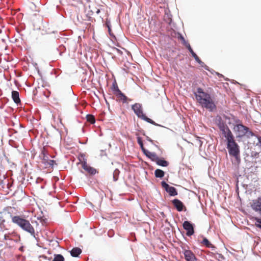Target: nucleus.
I'll return each mask as SVG.
<instances>
[{
  "label": "nucleus",
  "mask_w": 261,
  "mask_h": 261,
  "mask_svg": "<svg viewBox=\"0 0 261 261\" xmlns=\"http://www.w3.org/2000/svg\"><path fill=\"white\" fill-rule=\"evenodd\" d=\"M196 99L203 108L208 110L211 112L216 111L217 107L211 95L204 91L202 88L198 87L197 91L194 92Z\"/></svg>",
  "instance_id": "nucleus-1"
},
{
  "label": "nucleus",
  "mask_w": 261,
  "mask_h": 261,
  "mask_svg": "<svg viewBox=\"0 0 261 261\" xmlns=\"http://www.w3.org/2000/svg\"><path fill=\"white\" fill-rule=\"evenodd\" d=\"M12 221L20 227L23 230L29 233L37 242H38L39 239L37 237L38 232L35 233L34 228L28 220L20 216H15L12 217Z\"/></svg>",
  "instance_id": "nucleus-2"
},
{
  "label": "nucleus",
  "mask_w": 261,
  "mask_h": 261,
  "mask_svg": "<svg viewBox=\"0 0 261 261\" xmlns=\"http://www.w3.org/2000/svg\"><path fill=\"white\" fill-rule=\"evenodd\" d=\"M233 130L236 134L237 139H242L244 136H246L247 138L255 136V134L250 130L248 127L243 125L242 123L234 125Z\"/></svg>",
  "instance_id": "nucleus-3"
},
{
  "label": "nucleus",
  "mask_w": 261,
  "mask_h": 261,
  "mask_svg": "<svg viewBox=\"0 0 261 261\" xmlns=\"http://www.w3.org/2000/svg\"><path fill=\"white\" fill-rule=\"evenodd\" d=\"M132 109L137 117L155 126L163 127V126L155 123L153 120L147 117L143 113L142 105L139 103H136L132 106Z\"/></svg>",
  "instance_id": "nucleus-4"
},
{
  "label": "nucleus",
  "mask_w": 261,
  "mask_h": 261,
  "mask_svg": "<svg viewBox=\"0 0 261 261\" xmlns=\"http://www.w3.org/2000/svg\"><path fill=\"white\" fill-rule=\"evenodd\" d=\"M226 148L230 156H233L238 164L241 162L240 146L236 141L226 143Z\"/></svg>",
  "instance_id": "nucleus-5"
},
{
  "label": "nucleus",
  "mask_w": 261,
  "mask_h": 261,
  "mask_svg": "<svg viewBox=\"0 0 261 261\" xmlns=\"http://www.w3.org/2000/svg\"><path fill=\"white\" fill-rule=\"evenodd\" d=\"M39 157L42 160V164L44 165L46 168H51V169H53L55 166H57L56 161L49 159V155L47 153L45 152L44 150H42Z\"/></svg>",
  "instance_id": "nucleus-6"
},
{
  "label": "nucleus",
  "mask_w": 261,
  "mask_h": 261,
  "mask_svg": "<svg viewBox=\"0 0 261 261\" xmlns=\"http://www.w3.org/2000/svg\"><path fill=\"white\" fill-rule=\"evenodd\" d=\"M183 228L186 231V235L191 237L195 233V225L190 221H185L182 223Z\"/></svg>",
  "instance_id": "nucleus-7"
},
{
  "label": "nucleus",
  "mask_w": 261,
  "mask_h": 261,
  "mask_svg": "<svg viewBox=\"0 0 261 261\" xmlns=\"http://www.w3.org/2000/svg\"><path fill=\"white\" fill-rule=\"evenodd\" d=\"M161 184L162 188H164L165 191L168 193L170 196L177 195V190L175 187L170 186L164 180L162 181Z\"/></svg>",
  "instance_id": "nucleus-8"
},
{
  "label": "nucleus",
  "mask_w": 261,
  "mask_h": 261,
  "mask_svg": "<svg viewBox=\"0 0 261 261\" xmlns=\"http://www.w3.org/2000/svg\"><path fill=\"white\" fill-rule=\"evenodd\" d=\"M251 207L253 211L261 215V196L252 200Z\"/></svg>",
  "instance_id": "nucleus-9"
},
{
  "label": "nucleus",
  "mask_w": 261,
  "mask_h": 261,
  "mask_svg": "<svg viewBox=\"0 0 261 261\" xmlns=\"http://www.w3.org/2000/svg\"><path fill=\"white\" fill-rule=\"evenodd\" d=\"M182 253L186 261H198L195 255L191 250L184 249Z\"/></svg>",
  "instance_id": "nucleus-10"
},
{
  "label": "nucleus",
  "mask_w": 261,
  "mask_h": 261,
  "mask_svg": "<svg viewBox=\"0 0 261 261\" xmlns=\"http://www.w3.org/2000/svg\"><path fill=\"white\" fill-rule=\"evenodd\" d=\"M66 48L63 45H60L52 50L51 54L54 56L55 59H58L59 57H61L63 53L65 51Z\"/></svg>",
  "instance_id": "nucleus-11"
},
{
  "label": "nucleus",
  "mask_w": 261,
  "mask_h": 261,
  "mask_svg": "<svg viewBox=\"0 0 261 261\" xmlns=\"http://www.w3.org/2000/svg\"><path fill=\"white\" fill-rule=\"evenodd\" d=\"M82 168L91 175H94L97 173L96 169L88 165L87 163V160L84 161L82 163Z\"/></svg>",
  "instance_id": "nucleus-12"
},
{
  "label": "nucleus",
  "mask_w": 261,
  "mask_h": 261,
  "mask_svg": "<svg viewBox=\"0 0 261 261\" xmlns=\"http://www.w3.org/2000/svg\"><path fill=\"white\" fill-rule=\"evenodd\" d=\"M172 203L176 210L178 212L182 211L186 207L184 203L178 199H174L172 200Z\"/></svg>",
  "instance_id": "nucleus-13"
},
{
  "label": "nucleus",
  "mask_w": 261,
  "mask_h": 261,
  "mask_svg": "<svg viewBox=\"0 0 261 261\" xmlns=\"http://www.w3.org/2000/svg\"><path fill=\"white\" fill-rule=\"evenodd\" d=\"M142 152L152 162H155L158 156L155 152H150L147 149H145L144 150H143Z\"/></svg>",
  "instance_id": "nucleus-14"
},
{
  "label": "nucleus",
  "mask_w": 261,
  "mask_h": 261,
  "mask_svg": "<svg viewBox=\"0 0 261 261\" xmlns=\"http://www.w3.org/2000/svg\"><path fill=\"white\" fill-rule=\"evenodd\" d=\"M118 99L117 101H121L123 103H127V100L130 101L131 99L128 98L121 91L115 95Z\"/></svg>",
  "instance_id": "nucleus-15"
},
{
  "label": "nucleus",
  "mask_w": 261,
  "mask_h": 261,
  "mask_svg": "<svg viewBox=\"0 0 261 261\" xmlns=\"http://www.w3.org/2000/svg\"><path fill=\"white\" fill-rule=\"evenodd\" d=\"M155 162L158 166L163 167H166L169 165V162L166 161L164 158H160L159 156H158Z\"/></svg>",
  "instance_id": "nucleus-16"
},
{
  "label": "nucleus",
  "mask_w": 261,
  "mask_h": 261,
  "mask_svg": "<svg viewBox=\"0 0 261 261\" xmlns=\"http://www.w3.org/2000/svg\"><path fill=\"white\" fill-rule=\"evenodd\" d=\"M12 98L17 105L20 103L21 100L19 98V93L17 91L13 90L12 91Z\"/></svg>",
  "instance_id": "nucleus-17"
},
{
  "label": "nucleus",
  "mask_w": 261,
  "mask_h": 261,
  "mask_svg": "<svg viewBox=\"0 0 261 261\" xmlns=\"http://www.w3.org/2000/svg\"><path fill=\"white\" fill-rule=\"evenodd\" d=\"M224 137L226 139V143H228L235 141L234 137L229 128H227V132Z\"/></svg>",
  "instance_id": "nucleus-18"
},
{
  "label": "nucleus",
  "mask_w": 261,
  "mask_h": 261,
  "mask_svg": "<svg viewBox=\"0 0 261 261\" xmlns=\"http://www.w3.org/2000/svg\"><path fill=\"white\" fill-rule=\"evenodd\" d=\"M82 250L79 247H73L70 251V255L74 257H77L82 253Z\"/></svg>",
  "instance_id": "nucleus-19"
},
{
  "label": "nucleus",
  "mask_w": 261,
  "mask_h": 261,
  "mask_svg": "<svg viewBox=\"0 0 261 261\" xmlns=\"http://www.w3.org/2000/svg\"><path fill=\"white\" fill-rule=\"evenodd\" d=\"M165 172L160 169H157L154 171V176L156 178H162L165 176Z\"/></svg>",
  "instance_id": "nucleus-20"
},
{
  "label": "nucleus",
  "mask_w": 261,
  "mask_h": 261,
  "mask_svg": "<svg viewBox=\"0 0 261 261\" xmlns=\"http://www.w3.org/2000/svg\"><path fill=\"white\" fill-rule=\"evenodd\" d=\"M111 89L115 95L121 91V90L119 89L116 81L113 82Z\"/></svg>",
  "instance_id": "nucleus-21"
},
{
  "label": "nucleus",
  "mask_w": 261,
  "mask_h": 261,
  "mask_svg": "<svg viewBox=\"0 0 261 261\" xmlns=\"http://www.w3.org/2000/svg\"><path fill=\"white\" fill-rule=\"evenodd\" d=\"M217 125L220 129L224 128H229L228 126L226 125V122L222 121V120L220 118L218 120Z\"/></svg>",
  "instance_id": "nucleus-22"
},
{
  "label": "nucleus",
  "mask_w": 261,
  "mask_h": 261,
  "mask_svg": "<svg viewBox=\"0 0 261 261\" xmlns=\"http://www.w3.org/2000/svg\"><path fill=\"white\" fill-rule=\"evenodd\" d=\"M211 256L214 257L215 259H217L218 261H221V259H225L224 256L221 253H212V252Z\"/></svg>",
  "instance_id": "nucleus-23"
},
{
  "label": "nucleus",
  "mask_w": 261,
  "mask_h": 261,
  "mask_svg": "<svg viewBox=\"0 0 261 261\" xmlns=\"http://www.w3.org/2000/svg\"><path fill=\"white\" fill-rule=\"evenodd\" d=\"M52 261H65V258L61 254H55Z\"/></svg>",
  "instance_id": "nucleus-24"
},
{
  "label": "nucleus",
  "mask_w": 261,
  "mask_h": 261,
  "mask_svg": "<svg viewBox=\"0 0 261 261\" xmlns=\"http://www.w3.org/2000/svg\"><path fill=\"white\" fill-rule=\"evenodd\" d=\"M120 173V171L118 169H115V170L113 172V180L114 181H116L118 180L119 178V175Z\"/></svg>",
  "instance_id": "nucleus-25"
},
{
  "label": "nucleus",
  "mask_w": 261,
  "mask_h": 261,
  "mask_svg": "<svg viewBox=\"0 0 261 261\" xmlns=\"http://www.w3.org/2000/svg\"><path fill=\"white\" fill-rule=\"evenodd\" d=\"M137 142H138L139 145L140 146V147L142 151H143V150H144L146 149L144 147V144H143L142 139L141 137H137Z\"/></svg>",
  "instance_id": "nucleus-26"
},
{
  "label": "nucleus",
  "mask_w": 261,
  "mask_h": 261,
  "mask_svg": "<svg viewBox=\"0 0 261 261\" xmlns=\"http://www.w3.org/2000/svg\"><path fill=\"white\" fill-rule=\"evenodd\" d=\"M201 243L203 244L206 247H208L211 245V243L209 241V240L205 237H203V240L201 242Z\"/></svg>",
  "instance_id": "nucleus-27"
},
{
  "label": "nucleus",
  "mask_w": 261,
  "mask_h": 261,
  "mask_svg": "<svg viewBox=\"0 0 261 261\" xmlns=\"http://www.w3.org/2000/svg\"><path fill=\"white\" fill-rule=\"evenodd\" d=\"M255 226L260 229L261 230V218H259L257 217L255 218Z\"/></svg>",
  "instance_id": "nucleus-28"
},
{
  "label": "nucleus",
  "mask_w": 261,
  "mask_h": 261,
  "mask_svg": "<svg viewBox=\"0 0 261 261\" xmlns=\"http://www.w3.org/2000/svg\"><path fill=\"white\" fill-rule=\"evenodd\" d=\"M87 120L92 124L95 122V118L92 115L88 114L87 115Z\"/></svg>",
  "instance_id": "nucleus-29"
},
{
  "label": "nucleus",
  "mask_w": 261,
  "mask_h": 261,
  "mask_svg": "<svg viewBox=\"0 0 261 261\" xmlns=\"http://www.w3.org/2000/svg\"><path fill=\"white\" fill-rule=\"evenodd\" d=\"M223 118L225 120L226 123H228V124H231L232 123V119L231 117L224 115Z\"/></svg>",
  "instance_id": "nucleus-30"
},
{
  "label": "nucleus",
  "mask_w": 261,
  "mask_h": 261,
  "mask_svg": "<svg viewBox=\"0 0 261 261\" xmlns=\"http://www.w3.org/2000/svg\"><path fill=\"white\" fill-rule=\"evenodd\" d=\"M177 38L181 41L182 45L184 44L185 43H186V42H188L185 40L184 37L180 33L178 34Z\"/></svg>",
  "instance_id": "nucleus-31"
},
{
  "label": "nucleus",
  "mask_w": 261,
  "mask_h": 261,
  "mask_svg": "<svg viewBox=\"0 0 261 261\" xmlns=\"http://www.w3.org/2000/svg\"><path fill=\"white\" fill-rule=\"evenodd\" d=\"M198 63L200 65L201 67L204 68L206 70L210 71L209 67L206 65H205L204 63L201 60H200Z\"/></svg>",
  "instance_id": "nucleus-32"
},
{
  "label": "nucleus",
  "mask_w": 261,
  "mask_h": 261,
  "mask_svg": "<svg viewBox=\"0 0 261 261\" xmlns=\"http://www.w3.org/2000/svg\"><path fill=\"white\" fill-rule=\"evenodd\" d=\"M128 240H130L132 242H135L137 239H136V238L135 237V233H130V235L128 238Z\"/></svg>",
  "instance_id": "nucleus-33"
},
{
  "label": "nucleus",
  "mask_w": 261,
  "mask_h": 261,
  "mask_svg": "<svg viewBox=\"0 0 261 261\" xmlns=\"http://www.w3.org/2000/svg\"><path fill=\"white\" fill-rule=\"evenodd\" d=\"M108 32H109V34L110 35V36L113 39H114L115 40H117V38H116V37L115 36V35L112 33V30H111V28H109V29H108Z\"/></svg>",
  "instance_id": "nucleus-34"
},
{
  "label": "nucleus",
  "mask_w": 261,
  "mask_h": 261,
  "mask_svg": "<svg viewBox=\"0 0 261 261\" xmlns=\"http://www.w3.org/2000/svg\"><path fill=\"white\" fill-rule=\"evenodd\" d=\"M251 156L253 158H257L259 156V152L256 151H252Z\"/></svg>",
  "instance_id": "nucleus-35"
},
{
  "label": "nucleus",
  "mask_w": 261,
  "mask_h": 261,
  "mask_svg": "<svg viewBox=\"0 0 261 261\" xmlns=\"http://www.w3.org/2000/svg\"><path fill=\"white\" fill-rule=\"evenodd\" d=\"M254 137H256L258 139V143H256V146H259L261 147V136H257L255 134Z\"/></svg>",
  "instance_id": "nucleus-36"
},
{
  "label": "nucleus",
  "mask_w": 261,
  "mask_h": 261,
  "mask_svg": "<svg viewBox=\"0 0 261 261\" xmlns=\"http://www.w3.org/2000/svg\"><path fill=\"white\" fill-rule=\"evenodd\" d=\"M183 45H184L188 49L189 51H191V50L193 49L190 43H188V42H187L186 43H185L184 44H183Z\"/></svg>",
  "instance_id": "nucleus-37"
},
{
  "label": "nucleus",
  "mask_w": 261,
  "mask_h": 261,
  "mask_svg": "<svg viewBox=\"0 0 261 261\" xmlns=\"http://www.w3.org/2000/svg\"><path fill=\"white\" fill-rule=\"evenodd\" d=\"M232 117V119L233 120V121L236 123V124H239L240 123H242L239 119L238 118L231 116Z\"/></svg>",
  "instance_id": "nucleus-38"
},
{
  "label": "nucleus",
  "mask_w": 261,
  "mask_h": 261,
  "mask_svg": "<svg viewBox=\"0 0 261 261\" xmlns=\"http://www.w3.org/2000/svg\"><path fill=\"white\" fill-rule=\"evenodd\" d=\"M220 130L222 132V134H223V136H224L226 135V134L227 132V128H226L221 129Z\"/></svg>",
  "instance_id": "nucleus-39"
},
{
  "label": "nucleus",
  "mask_w": 261,
  "mask_h": 261,
  "mask_svg": "<svg viewBox=\"0 0 261 261\" xmlns=\"http://www.w3.org/2000/svg\"><path fill=\"white\" fill-rule=\"evenodd\" d=\"M114 232L112 230H110L108 232V236L109 237L111 238L114 236Z\"/></svg>",
  "instance_id": "nucleus-40"
},
{
  "label": "nucleus",
  "mask_w": 261,
  "mask_h": 261,
  "mask_svg": "<svg viewBox=\"0 0 261 261\" xmlns=\"http://www.w3.org/2000/svg\"><path fill=\"white\" fill-rule=\"evenodd\" d=\"M106 25L108 28V29L109 28H111V23L110 21L107 20L106 22Z\"/></svg>",
  "instance_id": "nucleus-41"
},
{
  "label": "nucleus",
  "mask_w": 261,
  "mask_h": 261,
  "mask_svg": "<svg viewBox=\"0 0 261 261\" xmlns=\"http://www.w3.org/2000/svg\"><path fill=\"white\" fill-rule=\"evenodd\" d=\"M113 49H115L117 51V52L119 54V55H122L123 53L121 50H120L118 48H117L116 47H113Z\"/></svg>",
  "instance_id": "nucleus-42"
},
{
  "label": "nucleus",
  "mask_w": 261,
  "mask_h": 261,
  "mask_svg": "<svg viewBox=\"0 0 261 261\" xmlns=\"http://www.w3.org/2000/svg\"><path fill=\"white\" fill-rule=\"evenodd\" d=\"M192 56L194 58L196 56H197V55L196 54V53L193 51V50L192 49V50H191V51H189Z\"/></svg>",
  "instance_id": "nucleus-43"
},
{
  "label": "nucleus",
  "mask_w": 261,
  "mask_h": 261,
  "mask_svg": "<svg viewBox=\"0 0 261 261\" xmlns=\"http://www.w3.org/2000/svg\"><path fill=\"white\" fill-rule=\"evenodd\" d=\"M192 56L194 58L196 56H197V55L196 54V53L193 51V50L192 49V50H191V51H189Z\"/></svg>",
  "instance_id": "nucleus-44"
},
{
  "label": "nucleus",
  "mask_w": 261,
  "mask_h": 261,
  "mask_svg": "<svg viewBox=\"0 0 261 261\" xmlns=\"http://www.w3.org/2000/svg\"><path fill=\"white\" fill-rule=\"evenodd\" d=\"M149 142H150L152 145H154L156 148H159V146L157 145H155L154 143V141L153 140H152L151 139H150L149 140Z\"/></svg>",
  "instance_id": "nucleus-45"
},
{
  "label": "nucleus",
  "mask_w": 261,
  "mask_h": 261,
  "mask_svg": "<svg viewBox=\"0 0 261 261\" xmlns=\"http://www.w3.org/2000/svg\"><path fill=\"white\" fill-rule=\"evenodd\" d=\"M208 248H211L212 250H215V249L216 248V247L214 245H213L212 244H211L210 246H209Z\"/></svg>",
  "instance_id": "nucleus-46"
},
{
  "label": "nucleus",
  "mask_w": 261,
  "mask_h": 261,
  "mask_svg": "<svg viewBox=\"0 0 261 261\" xmlns=\"http://www.w3.org/2000/svg\"><path fill=\"white\" fill-rule=\"evenodd\" d=\"M215 73L218 75V76L219 77V78H221V77H224V76L221 74V73H219L218 72H215Z\"/></svg>",
  "instance_id": "nucleus-47"
},
{
  "label": "nucleus",
  "mask_w": 261,
  "mask_h": 261,
  "mask_svg": "<svg viewBox=\"0 0 261 261\" xmlns=\"http://www.w3.org/2000/svg\"><path fill=\"white\" fill-rule=\"evenodd\" d=\"M195 61L197 63H198L201 60L200 58L197 56L194 58Z\"/></svg>",
  "instance_id": "nucleus-48"
},
{
  "label": "nucleus",
  "mask_w": 261,
  "mask_h": 261,
  "mask_svg": "<svg viewBox=\"0 0 261 261\" xmlns=\"http://www.w3.org/2000/svg\"><path fill=\"white\" fill-rule=\"evenodd\" d=\"M37 92V88H35V89L33 91V93L34 95H36Z\"/></svg>",
  "instance_id": "nucleus-49"
},
{
  "label": "nucleus",
  "mask_w": 261,
  "mask_h": 261,
  "mask_svg": "<svg viewBox=\"0 0 261 261\" xmlns=\"http://www.w3.org/2000/svg\"><path fill=\"white\" fill-rule=\"evenodd\" d=\"M169 24H171L172 22V19L170 17H168V21H167Z\"/></svg>",
  "instance_id": "nucleus-50"
},
{
  "label": "nucleus",
  "mask_w": 261,
  "mask_h": 261,
  "mask_svg": "<svg viewBox=\"0 0 261 261\" xmlns=\"http://www.w3.org/2000/svg\"><path fill=\"white\" fill-rule=\"evenodd\" d=\"M81 157L84 160V161H85V160H86L85 158V154H82L81 155Z\"/></svg>",
  "instance_id": "nucleus-51"
},
{
  "label": "nucleus",
  "mask_w": 261,
  "mask_h": 261,
  "mask_svg": "<svg viewBox=\"0 0 261 261\" xmlns=\"http://www.w3.org/2000/svg\"><path fill=\"white\" fill-rule=\"evenodd\" d=\"M145 138H146V139L147 141H149V140L151 139L150 138H149L148 136H145Z\"/></svg>",
  "instance_id": "nucleus-52"
},
{
  "label": "nucleus",
  "mask_w": 261,
  "mask_h": 261,
  "mask_svg": "<svg viewBox=\"0 0 261 261\" xmlns=\"http://www.w3.org/2000/svg\"><path fill=\"white\" fill-rule=\"evenodd\" d=\"M145 138H146V139L147 141H149V140L151 139L150 138H149L148 136H145Z\"/></svg>",
  "instance_id": "nucleus-53"
},
{
  "label": "nucleus",
  "mask_w": 261,
  "mask_h": 261,
  "mask_svg": "<svg viewBox=\"0 0 261 261\" xmlns=\"http://www.w3.org/2000/svg\"><path fill=\"white\" fill-rule=\"evenodd\" d=\"M160 214H161V216H162L163 217H165V214H164V212H161V213H160Z\"/></svg>",
  "instance_id": "nucleus-54"
},
{
  "label": "nucleus",
  "mask_w": 261,
  "mask_h": 261,
  "mask_svg": "<svg viewBox=\"0 0 261 261\" xmlns=\"http://www.w3.org/2000/svg\"><path fill=\"white\" fill-rule=\"evenodd\" d=\"M40 257H42L43 258H45V259H46L47 258V257L44 255H42L41 256H40Z\"/></svg>",
  "instance_id": "nucleus-55"
},
{
  "label": "nucleus",
  "mask_w": 261,
  "mask_h": 261,
  "mask_svg": "<svg viewBox=\"0 0 261 261\" xmlns=\"http://www.w3.org/2000/svg\"><path fill=\"white\" fill-rule=\"evenodd\" d=\"M141 134H142V135H143L144 136H146L145 133V132L144 130L141 131Z\"/></svg>",
  "instance_id": "nucleus-56"
},
{
  "label": "nucleus",
  "mask_w": 261,
  "mask_h": 261,
  "mask_svg": "<svg viewBox=\"0 0 261 261\" xmlns=\"http://www.w3.org/2000/svg\"><path fill=\"white\" fill-rule=\"evenodd\" d=\"M7 238H8V236H7L6 234H5V235L4 236V239H5V240H7Z\"/></svg>",
  "instance_id": "nucleus-57"
},
{
  "label": "nucleus",
  "mask_w": 261,
  "mask_h": 261,
  "mask_svg": "<svg viewBox=\"0 0 261 261\" xmlns=\"http://www.w3.org/2000/svg\"><path fill=\"white\" fill-rule=\"evenodd\" d=\"M106 102L107 105H108V106L109 107V106H110V105H109V102L107 101V100H106Z\"/></svg>",
  "instance_id": "nucleus-58"
},
{
  "label": "nucleus",
  "mask_w": 261,
  "mask_h": 261,
  "mask_svg": "<svg viewBox=\"0 0 261 261\" xmlns=\"http://www.w3.org/2000/svg\"><path fill=\"white\" fill-rule=\"evenodd\" d=\"M3 183V180H1L0 182V185L2 184Z\"/></svg>",
  "instance_id": "nucleus-59"
},
{
  "label": "nucleus",
  "mask_w": 261,
  "mask_h": 261,
  "mask_svg": "<svg viewBox=\"0 0 261 261\" xmlns=\"http://www.w3.org/2000/svg\"><path fill=\"white\" fill-rule=\"evenodd\" d=\"M6 99L7 101H8L9 100V99L7 98H6Z\"/></svg>",
  "instance_id": "nucleus-60"
},
{
  "label": "nucleus",
  "mask_w": 261,
  "mask_h": 261,
  "mask_svg": "<svg viewBox=\"0 0 261 261\" xmlns=\"http://www.w3.org/2000/svg\"><path fill=\"white\" fill-rule=\"evenodd\" d=\"M44 95H45L46 97H47L48 96H47V95H46L45 94H44Z\"/></svg>",
  "instance_id": "nucleus-61"
},
{
  "label": "nucleus",
  "mask_w": 261,
  "mask_h": 261,
  "mask_svg": "<svg viewBox=\"0 0 261 261\" xmlns=\"http://www.w3.org/2000/svg\"><path fill=\"white\" fill-rule=\"evenodd\" d=\"M117 46H118V47H120V45H118V44H117Z\"/></svg>",
  "instance_id": "nucleus-62"
}]
</instances>
